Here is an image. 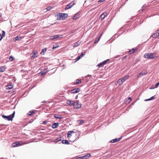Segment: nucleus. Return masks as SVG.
Instances as JSON below:
<instances>
[{"mask_svg":"<svg viewBox=\"0 0 159 159\" xmlns=\"http://www.w3.org/2000/svg\"><path fill=\"white\" fill-rule=\"evenodd\" d=\"M15 114V112L14 111L13 113L11 115H9L8 116H6L4 115H3L2 116V117L3 118H4L5 119H7V120L10 121L12 120Z\"/></svg>","mask_w":159,"mask_h":159,"instance_id":"f257e3e1","label":"nucleus"},{"mask_svg":"<svg viewBox=\"0 0 159 159\" xmlns=\"http://www.w3.org/2000/svg\"><path fill=\"white\" fill-rule=\"evenodd\" d=\"M58 16L59 17V19L64 20L67 18L68 16V14L66 13H61L58 14Z\"/></svg>","mask_w":159,"mask_h":159,"instance_id":"f03ea898","label":"nucleus"},{"mask_svg":"<svg viewBox=\"0 0 159 159\" xmlns=\"http://www.w3.org/2000/svg\"><path fill=\"white\" fill-rule=\"evenodd\" d=\"M155 54L154 53H146L144 55V57L150 59H152L154 58V55Z\"/></svg>","mask_w":159,"mask_h":159,"instance_id":"7ed1b4c3","label":"nucleus"},{"mask_svg":"<svg viewBox=\"0 0 159 159\" xmlns=\"http://www.w3.org/2000/svg\"><path fill=\"white\" fill-rule=\"evenodd\" d=\"M73 106L74 108L76 109H79L80 108L81 105L79 103V101L77 102H75L73 104Z\"/></svg>","mask_w":159,"mask_h":159,"instance_id":"20e7f679","label":"nucleus"},{"mask_svg":"<svg viewBox=\"0 0 159 159\" xmlns=\"http://www.w3.org/2000/svg\"><path fill=\"white\" fill-rule=\"evenodd\" d=\"M148 73L147 70H143L141 72L138 74L137 77L138 78H140L143 75H147Z\"/></svg>","mask_w":159,"mask_h":159,"instance_id":"39448f33","label":"nucleus"},{"mask_svg":"<svg viewBox=\"0 0 159 159\" xmlns=\"http://www.w3.org/2000/svg\"><path fill=\"white\" fill-rule=\"evenodd\" d=\"M75 3L74 2H71L70 3L66 5L65 8V9L66 10L71 8L73 6L75 5Z\"/></svg>","mask_w":159,"mask_h":159,"instance_id":"423d86ee","label":"nucleus"},{"mask_svg":"<svg viewBox=\"0 0 159 159\" xmlns=\"http://www.w3.org/2000/svg\"><path fill=\"white\" fill-rule=\"evenodd\" d=\"M30 55L31 57L34 59L38 56V53L37 52H33L31 53Z\"/></svg>","mask_w":159,"mask_h":159,"instance_id":"0eeeda50","label":"nucleus"},{"mask_svg":"<svg viewBox=\"0 0 159 159\" xmlns=\"http://www.w3.org/2000/svg\"><path fill=\"white\" fill-rule=\"evenodd\" d=\"M109 61V59H107V60L105 61H104L102 62L101 63H100L98 64L97 66L99 67H101L102 66H103L108 61Z\"/></svg>","mask_w":159,"mask_h":159,"instance_id":"6e6552de","label":"nucleus"},{"mask_svg":"<svg viewBox=\"0 0 159 159\" xmlns=\"http://www.w3.org/2000/svg\"><path fill=\"white\" fill-rule=\"evenodd\" d=\"M152 37L154 38H157L159 39V30H157L155 34H153Z\"/></svg>","mask_w":159,"mask_h":159,"instance_id":"1a4fd4ad","label":"nucleus"},{"mask_svg":"<svg viewBox=\"0 0 159 159\" xmlns=\"http://www.w3.org/2000/svg\"><path fill=\"white\" fill-rule=\"evenodd\" d=\"M74 102V101L67 100L66 101V103L68 105H69L70 106H73Z\"/></svg>","mask_w":159,"mask_h":159,"instance_id":"9d476101","label":"nucleus"},{"mask_svg":"<svg viewBox=\"0 0 159 159\" xmlns=\"http://www.w3.org/2000/svg\"><path fill=\"white\" fill-rule=\"evenodd\" d=\"M20 145V143L19 142L17 141L13 143L12 144V147H16Z\"/></svg>","mask_w":159,"mask_h":159,"instance_id":"9b49d317","label":"nucleus"},{"mask_svg":"<svg viewBox=\"0 0 159 159\" xmlns=\"http://www.w3.org/2000/svg\"><path fill=\"white\" fill-rule=\"evenodd\" d=\"M121 139V137L117 139H115L111 140L110 142L111 143H116L119 141Z\"/></svg>","mask_w":159,"mask_h":159,"instance_id":"f8f14e48","label":"nucleus"},{"mask_svg":"<svg viewBox=\"0 0 159 159\" xmlns=\"http://www.w3.org/2000/svg\"><path fill=\"white\" fill-rule=\"evenodd\" d=\"M80 13L79 12H77L76 14L73 17V20H76L79 18L80 16Z\"/></svg>","mask_w":159,"mask_h":159,"instance_id":"ddd939ff","label":"nucleus"},{"mask_svg":"<svg viewBox=\"0 0 159 159\" xmlns=\"http://www.w3.org/2000/svg\"><path fill=\"white\" fill-rule=\"evenodd\" d=\"M129 76V75H126L125 76H124L123 77H122L121 78V80H122V82H124L125 80H127Z\"/></svg>","mask_w":159,"mask_h":159,"instance_id":"4468645a","label":"nucleus"},{"mask_svg":"<svg viewBox=\"0 0 159 159\" xmlns=\"http://www.w3.org/2000/svg\"><path fill=\"white\" fill-rule=\"evenodd\" d=\"M107 14V13L105 12H103L102 14H101L100 16V18L103 20L104 18L105 17L106 15Z\"/></svg>","mask_w":159,"mask_h":159,"instance_id":"2eb2a0df","label":"nucleus"},{"mask_svg":"<svg viewBox=\"0 0 159 159\" xmlns=\"http://www.w3.org/2000/svg\"><path fill=\"white\" fill-rule=\"evenodd\" d=\"M59 123H55L52 125V127L53 129H55L57 127Z\"/></svg>","mask_w":159,"mask_h":159,"instance_id":"dca6fc26","label":"nucleus"},{"mask_svg":"<svg viewBox=\"0 0 159 159\" xmlns=\"http://www.w3.org/2000/svg\"><path fill=\"white\" fill-rule=\"evenodd\" d=\"M59 36L58 35H55L53 36H52L50 37V39L51 40H53L56 38H58Z\"/></svg>","mask_w":159,"mask_h":159,"instance_id":"f3484780","label":"nucleus"},{"mask_svg":"<svg viewBox=\"0 0 159 159\" xmlns=\"http://www.w3.org/2000/svg\"><path fill=\"white\" fill-rule=\"evenodd\" d=\"M60 136L59 137L57 138L54 141V142L55 143H57L58 142L61 141V135H60Z\"/></svg>","mask_w":159,"mask_h":159,"instance_id":"a211bd4d","label":"nucleus"},{"mask_svg":"<svg viewBox=\"0 0 159 159\" xmlns=\"http://www.w3.org/2000/svg\"><path fill=\"white\" fill-rule=\"evenodd\" d=\"M61 143L63 144H70V142L67 140H64L62 141Z\"/></svg>","mask_w":159,"mask_h":159,"instance_id":"6ab92c4d","label":"nucleus"},{"mask_svg":"<svg viewBox=\"0 0 159 159\" xmlns=\"http://www.w3.org/2000/svg\"><path fill=\"white\" fill-rule=\"evenodd\" d=\"M80 41H78L74 43L73 47L74 48L78 46L79 45H80Z\"/></svg>","mask_w":159,"mask_h":159,"instance_id":"aec40b11","label":"nucleus"},{"mask_svg":"<svg viewBox=\"0 0 159 159\" xmlns=\"http://www.w3.org/2000/svg\"><path fill=\"white\" fill-rule=\"evenodd\" d=\"M91 156V155L89 153H87L86 155L84 156L85 159H87L89 158Z\"/></svg>","mask_w":159,"mask_h":159,"instance_id":"412c9836","label":"nucleus"},{"mask_svg":"<svg viewBox=\"0 0 159 159\" xmlns=\"http://www.w3.org/2000/svg\"><path fill=\"white\" fill-rule=\"evenodd\" d=\"M47 50V48H44V49L42 50V51L40 52V54L41 55H44L45 52Z\"/></svg>","mask_w":159,"mask_h":159,"instance_id":"4be33fe9","label":"nucleus"},{"mask_svg":"<svg viewBox=\"0 0 159 159\" xmlns=\"http://www.w3.org/2000/svg\"><path fill=\"white\" fill-rule=\"evenodd\" d=\"M54 117L57 119H61L62 118L61 117V116L58 114H55L54 116Z\"/></svg>","mask_w":159,"mask_h":159,"instance_id":"5701e85b","label":"nucleus"},{"mask_svg":"<svg viewBox=\"0 0 159 159\" xmlns=\"http://www.w3.org/2000/svg\"><path fill=\"white\" fill-rule=\"evenodd\" d=\"M2 34L1 35V38L0 39V40H1L5 36V32L4 31H2Z\"/></svg>","mask_w":159,"mask_h":159,"instance_id":"b1692460","label":"nucleus"},{"mask_svg":"<svg viewBox=\"0 0 159 159\" xmlns=\"http://www.w3.org/2000/svg\"><path fill=\"white\" fill-rule=\"evenodd\" d=\"M35 112L34 111H29L27 114L29 116H31L33 115V114H34Z\"/></svg>","mask_w":159,"mask_h":159,"instance_id":"393cba45","label":"nucleus"},{"mask_svg":"<svg viewBox=\"0 0 159 159\" xmlns=\"http://www.w3.org/2000/svg\"><path fill=\"white\" fill-rule=\"evenodd\" d=\"M117 83L119 85H121L123 82H122V81L121 79H119L117 81Z\"/></svg>","mask_w":159,"mask_h":159,"instance_id":"a878e982","label":"nucleus"},{"mask_svg":"<svg viewBox=\"0 0 159 159\" xmlns=\"http://www.w3.org/2000/svg\"><path fill=\"white\" fill-rule=\"evenodd\" d=\"M21 39V38L19 36H17L15 38V41H16V40H19Z\"/></svg>","mask_w":159,"mask_h":159,"instance_id":"bb28decb","label":"nucleus"},{"mask_svg":"<svg viewBox=\"0 0 159 159\" xmlns=\"http://www.w3.org/2000/svg\"><path fill=\"white\" fill-rule=\"evenodd\" d=\"M159 85V82L156 84L155 87L153 88H150V89H153L156 88H157Z\"/></svg>","mask_w":159,"mask_h":159,"instance_id":"cd10ccee","label":"nucleus"},{"mask_svg":"<svg viewBox=\"0 0 159 159\" xmlns=\"http://www.w3.org/2000/svg\"><path fill=\"white\" fill-rule=\"evenodd\" d=\"M83 55V54L82 52L81 54L77 58H76V61H78L81 58H82Z\"/></svg>","mask_w":159,"mask_h":159,"instance_id":"c85d7f7f","label":"nucleus"},{"mask_svg":"<svg viewBox=\"0 0 159 159\" xmlns=\"http://www.w3.org/2000/svg\"><path fill=\"white\" fill-rule=\"evenodd\" d=\"M154 98H155L154 96H152L149 99H147L145 100V101H150V100H152V99H154Z\"/></svg>","mask_w":159,"mask_h":159,"instance_id":"c756f323","label":"nucleus"},{"mask_svg":"<svg viewBox=\"0 0 159 159\" xmlns=\"http://www.w3.org/2000/svg\"><path fill=\"white\" fill-rule=\"evenodd\" d=\"M48 72V71H47L46 72H43V71H42L40 72L39 73V75H40V76L43 75H44L46 73H47Z\"/></svg>","mask_w":159,"mask_h":159,"instance_id":"7c9ffc66","label":"nucleus"},{"mask_svg":"<svg viewBox=\"0 0 159 159\" xmlns=\"http://www.w3.org/2000/svg\"><path fill=\"white\" fill-rule=\"evenodd\" d=\"M80 83H81V81L77 79L76 80V82L75 84H78Z\"/></svg>","mask_w":159,"mask_h":159,"instance_id":"2f4dec72","label":"nucleus"},{"mask_svg":"<svg viewBox=\"0 0 159 159\" xmlns=\"http://www.w3.org/2000/svg\"><path fill=\"white\" fill-rule=\"evenodd\" d=\"M128 99H127L126 101H128V103H129L131 101L132 98L130 97H129L128 98Z\"/></svg>","mask_w":159,"mask_h":159,"instance_id":"473e14b6","label":"nucleus"},{"mask_svg":"<svg viewBox=\"0 0 159 159\" xmlns=\"http://www.w3.org/2000/svg\"><path fill=\"white\" fill-rule=\"evenodd\" d=\"M80 121L79 123L80 125H82L84 123V121L83 120H78V122Z\"/></svg>","mask_w":159,"mask_h":159,"instance_id":"72a5a7b5","label":"nucleus"},{"mask_svg":"<svg viewBox=\"0 0 159 159\" xmlns=\"http://www.w3.org/2000/svg\"><path fill=\"white\" fill-rule=\"evenodd\" d=\"M71 92L72 93H77L75 89H73L71 90Z\"/></svg>","mask_w":159,"mask_h":159,"instance_id":"f704fd0d","label":"nucleus"},{"mask_svg":"<svg viewBox=\"0 0 159 159\" xmlns=\"http://www.w3.org/2000/svg\"><path fill=\"white\" fill-rule=\"evenodd\" d=\"M136 50V49H132L131 50H130L129 52H130V53H132L135 52Z\"/></svg>","mask_w":159,"mask_h":159,"instance_id":"c9c22d12","label":"nucleus"},{"mask_svg":"<svg viewBox=\"0 0 159 159\" xmlns=\"http://www.w3.org/2000/svg\"><path fill=\"white\" fill-rule=\"evenodd\" d=\"M7 89H11L13 88V85H8L7 86Z\"/></svg>","mask_w":159,"mask_h":159,"instance_id":"e433bc0d","label":"nucleus"},{"mask_svg":"<svg viewBox=\"0 0 159 159\" xmlns=\"http://www.w3.org/2000/svg\"><path fill=\"white\" fill-rule=\"evenodd\" d=\"M67 136H68V137H70V136H71V133L70 132V131H69L68 132V134H67Z\"/></svg>","mask_w":159,"mask_h":159,"instance_id":"4c0bfd02","label":"nucleus"},{"mask_svg":"<svg viewBox=\"0 0 159 159\" xmlns=\"http://www.w3.org/2000/svg\"><path fill=\"white\" fill-rule=\"evenodd\" d=\"M58 46H59L58 45L56 46V45H54L52 49H55L58 48Z\"/></svg>","mask_w":159,"mask_h":159,"instance_id":"58836bf2","label":"nucleus"},{"mask_svg":"<svg viewBox=\"0 0 159 159\" xmlns=\"http://www.w3.org/2000/svg\"><path fill=\"white\" fill-rule=\"evenodd\" d=\"M14 59L13 57L11 56H10L9 57V60L10 61H12Z\"/></svg>","mask_w":159,"mask_h":159,"instance_id":"ea45409f","label":"nucleus"},{"mask_svg":"<svg viewBox=\"0 0 159 159\" xmlns=\"http://www.w3.org/2000/svg\"><path fill=\"white\" fill-rule=\"evenodd\" d=\"M99 39H96L94 41V43H97L98 42V41H99Z\"/></svg>","mask_w":159,"mask_h":159,"instance_id":"a19ab883","label":"nucleus"},{"mask_svg":"<svg viewBox=\"0 0 159 159\" xmlns=\"http://www.w3.org/2000/svg\"><path fill=\"white\" fill-rule=\"evenodd\" d=\"M75 89L76 92L77 93L80 91V88L74 89Z\"/></svg>","mask_w":159,"mask_h":159,"instance_id":"79ce46f5","label":"nucleus"},{"mask_svg":"<svg viewBox=\"0 0 159 159\" xmlns=\"http://www.w3.org/2000/svg\"><path fill=\"white\" fill-rule=\"evenodd\" d=\"M52 8V7H47L46 8V9L48 11H50Z\"/></svg>","mask_w":159,"mask_h":159,"instance_id":"37998d69","label":"nucleus"},{"mask_svg":"<svg viewBox=\"0 0 159 159\" xmlns=\"http://www.w3.org/2000/svg\"><path fill=\"white\" fill-rule=\"evenodd\" d=\"M47 123V121H44L43 123H42V124H46Z\"/></svg>","mask_w":159,"mask_h":159,"instance_id":"c03bdc74","label":"nucleus"},{"mask_svg":"<svg viewBox=\"0 0 159 159\" xmlns=\"http://www.w3.org/2000/svg\"><path fill=\"white\" fill-rule=\"evenodd\" d=\"M106 0H99L98 2V3H100V2H102L104 1H105Z\"/></svg>","mask_w":159,"mask_h":159,"instance_id":"a18cd8bd","label":"nucleus"},{"mask_svg":"<svg viewBox=\"0 0 159 159\" xmlns=\"http://www.w3.org/2000/svg\"><path fill=\"white\" fill-rule=\"evenodd\" d=\"M5 68L3 66H2L0 68V70H3L4 69H5Z\"/></svg>","mask_w":159,"mask_h":159,"instance_id":"49530a36","label":"nucleus"},{"mask_svg":"<svg viewBox=\"0 0 159 159\" xmlns=\"http://www.w3.org/2000/svg\"><path fill=\"white\" fill-rule=\"evenodd\" d=\"M81 159H85L84 158V156H81Z\"/></svg>","mask_w":159,"mask_h":159,"instance_id":"de8ad7c7","label":"nucleus"},{"mask_svg":"<svg viewBox=\"0 0 159 159\" xmlns=\"http://www.w3.org/2000/svg\"><path fill=\"white\" fill-rule=\"evenodd\" d=\"M126 56H125L124 57H123V58H122L123 60L125 58H126Z\"/></svg>","mask_w":159,"mask_h":159,"instance_id":"09e8293b","label":"nucleus"},{"mask_svg":"<svg viewBox=\"0 0 159 159\" xmlns=\"http://www.w3.org/2000/svg\"><path fill=\"white\" fill-rule=\"evenodd\" d=\"M97 39H98L99 40H100V37H98Z\"/></svg>","mask_w":159,"mask_h":159,"instance_id":"8fccbe9b","label":"nucleus"},{"mask_svg":"<svg viewBox=\"0 0 159 159\" xmlns=\"http://www.w3.org/2000/svg\"><path fill=\"white\" fill-rule=\"evenodd\" d=\"M5 70H0V72H3Z\"/></svg>","mask_w":159,"mask_h":159,"instance_id":"3c124183","label":"nucleus"},{"mask_svg":"<svg viewBox=\"0 0 159 159\" xmlns=\"http://www.w3.org/2000/svg\"><path fill=\"white\" fill-rule=\"evenodd\" d=\"M70 132L71 133H74L75 132L73 131H70Z\"/></svg>","mask_w":159,"mask_h":159,"instance_id":"603ef678","label":"nucleus"},{"mask_svg":"<svg viewBox=\"0 0 159 159\" xmlns=\"http://www.w3.org/2000/svg\"><path fill=\"white\" fill-rule=\"evenodd\" d=\"M72 159H77V158L76 157H75L72 158Z\"/></svg>","mask_w":159,"mask_h":159,"instance_id":"864d4df0","label":"nucleus"},{"mask_svg":"<svg viewBox=\"0 0 159 159\" xmlns=\"http://www.w3.org/2000/svg\"><path fill=\"white\" fill-rule=\"evenodd\" d=\"M102 34H101L99 36H98V37H100V38H101V36H102Z\"/></svg>","mask_w":159,"mask_h":159,"instance_id":"5fc2aeb1","label":"nucleus"},{"mask_svg":"<svg viewBox=\"0 0 159 159\" xmlns=\"http://www.w3.org/2000/svg\"><path fill=\"white\" fill-rule=\"evenodd\" d=\"M87 76H92L91 75H87Z\"/></svg>","mask_w":159,"mask_h":159,"instance_id":"6e6d98bb","label":"nucleus"},{"mask_svg":"<svg viewBox=\"0 0 159 159\" xmlns=\"http://www.w3.org/2000/svg\"><path fill=\"white\" fill-rule=\"evenodd\" d=\"M39 70H42V69L41 68H40L39 69Z\"/></svg>","mask_w":159,"mask_h":159,"instance_id":"4d7b16f0","label":"nucleus"},{"mask_svg":"<svg viewBox=\"0 0 159 159\" xmlns=\"http://www.w3.org/2000/svg\"><path fill=\"white\" fill-rule=\"evenodd\" d=\"M43 102H44V103H45V102H46V101H43Z\"/></svg>","mask_w":159,"mask_h":159,"instance_id":"13d9d810","label":"nucleus"},{"mask_svg":"<svg viewBox=\"0 0 159 159\" xmlns=\"http://www.w3.org/2000/svg\"><path fill=\"white\" fill-rule=\"evenodd\" d=\"M96 7H95L94 8H93V9H96Z\"/></svg>","mask_w":159,"mask_h":159,"instance_id":"bf43d9fd","label":"nucleus"},{"mask_svg":"<svg viewBox=\"0 0 159 159\" xmlns=\"http://www.w3.org/2000/svg\"><path fill=\"white\" fill-rule=\"evenodd\" d=\"M1 16H2V14H0V17Z\"/></svg>","mask_w":159,"mask_h":159,"instance_id":"052dcab7","label":"nucleus"}]
</instances>
